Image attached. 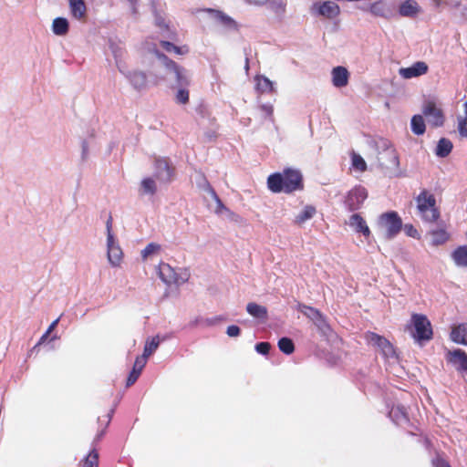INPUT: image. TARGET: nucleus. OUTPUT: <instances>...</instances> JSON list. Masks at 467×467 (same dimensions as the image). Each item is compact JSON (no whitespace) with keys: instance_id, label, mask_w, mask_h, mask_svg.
<instances>
[{"instance_id":"obj_49","label":"nucleus","mask_w":467,"mask_h":467,"mask_svg":"<svg viewBox=\"0 0 467 467\" xmlns=\"http://www.w3.org/2000/svg\"><path fill=\"white\" fill-rule=\"evenodd\" d=\"M406 234L413 238H419L420 234L416 228H414L411 224H406L404 227Z\"/></svg>"},{"instance_id":"obj_31","label":"nucleus","mask_w":467,"mask_h":467,"mask_svg":"<svg viewBox=\"0 0 467 467\" xmlns=\"http://www.w3.org/2000/svg\"><path fill=\"white\" fill-rule=\"evenodd\" d=\"M411 131L415 135H422L426 130L425 120L421 115H414L410 120Z\"/></svg>"},{"instance_id":"obj_14","label":"nucleus","mask_w":467,"mask_h":467,"mask_svg":"<svg viewBox=\"0 0 467 467\" xmlns=\"http://www.w3.org/2000/svg\"><path fill=\"white\" fill-rule=\"evenodd\" d=\"M447 361L451 364L457 371H467V354L460 349H453L447 352Z\"/></svg>"},{"instance_id":"obj_30","label":"nucleus","mask_w":467,"mask_h":467,"mask_svg":"<svg viewBox=\"0 0 467 467\" xmlns=\"http://www.w3.org/2000/svg\"><path fill=\"white\" fill-rule=\"evenodd\" d=\"M256 89L262 93H270L274 90V83L265 76L254 78Z\"/></svg>"},{"instance_id":"obj_22","label":"nucleus","mask_w":467,"mask_h":467,"mask_svg":"<svg viewBox=\"0 0 467 467\" xmlns=\"http://www.w3.org/2000/svg\"><path fill=\"white\" fill-rule=\"evenodd\" d=\"M70 14L77 20H83L87 15V6L84 0H68Z\"/></svg>"},{"instance_id":"obj_54","label":"nucleus","mask_w":467,"mask_h":467,"mask_svg":"<svg viewBox=\"0 0 467 467\" xmlns=\"http://www.w3.org/2000/svg\"><path fill=\"white\" fill-rule=\"evenodd\" d=\"M58 322H59V317H58V318H57L56 320H54V321L50 324V326L48 327V328H47V333H49V334H50V333H51V332L56 328V327L57 326Z\"/></svg>"},{"instance_id":"obj_24","label":"nucleus","mask_w":467,"mask_h":467,"mask_svg":"<svg viewBox=\"0 0 467 467\" xmlns=\"http://www.w3.org/2000/svg\"><path fill=\"white\" fill-rule=\"evenodd\" d=\"M451 257L456 266L467 268V245H461L455 248Z\"/></svg>"},{"instance_id":"obj_20","label":"nucleus","mask_w":467,"mask_h":467,"mask_svg":"<svg viewBox=\"0 0 467 467\" xmlns=\"http://www.w3.org/2000/svg\"><path fill=\"white\" fill-rule=\"evenodd\" d=\"M421 12V8L415 0H406L399 6V14L404 17H414Z\"/></svg>"},{"instance_id":"obj_58","label":"nucleus","mask_w":467,"mask_h":467,"mask_svg":"<svg viewBox=\"0 0 467 467\" xmlns=\"http://www.w3.org/2000/svg\"><path fill=\"white\" fill-rule=\"evenodd\" d=\"M162 27H166V26L163 24V26L160 25V29H162Z\"/></svg>"},{"instance_id":"obj_25","label":"nucleus","mask_w":467,"mask_h":467,"mask_svg":"<svg viewBox=\"0 0 467 467\" xmlns=\"http://www.w3.org/2000/svg\"><path fill=\"white\" fill-rule=\"evenodd\" d=\"M162 247L158 243H149L141 251L140 256L143 261L152 260L161 254Z\"/></svg>"},{"instance_id":"obj_2","label":"nucleus","mask_w":467,"mask_h":467,"mask_svg":"<svg viewBox=\"0 0 467 467\" xmlns=\"http://www.w3.org/2000/svg\"><path fill=\"white\" fill-rule=\"evenodd\" d=\"M268 189L275 193H291L303 188L302 174L296 169H285L282 172H275L267 178Z\"/></svg>"},{"instance_id":"obj_11","label":"nucleus","mask_w":467,"mask_h":467,"mask_svg":"<svg viewBox=\"0 0 467 467\" xmlns=\"http://www.w3.org/2000/svg\"><path fill=\"white\" fill-rule=\"evenodd\" d=\"M310 13L315 16L334 19L340 14V7L333 1H317L311 5Z\"/></svg>"},{"instance_id":"obj_44","label":"nucleus","mask_w":467,"mask_h":467,"mask_svg":"<svg viewBox=\"0 0 467 467\" xmlns=\"http://www.w3.org/2000/svg\"><path fill=\"white\" fill-rule=\"evenodd\" d=\"M270 9L276 14H283L285 11V4L282 0H273L270 3Z\"/></svg>"},{"instance_id":"obj_39","label":"nucleus","mask_w":467,"mask_h":467,"mask_svg":"<svg viewBox=\"0 0 467 467\" xmlns=\"http://www.w3.org/2000/svg\"><path fill=\"white\" fill-rule=\"evenodd\" d=\"M314 324L317 326V329L323 336L328 337L330 335L331 328L322 314L314 321Z\"/></svg>"},{"instance_id":"obj_46","label":"nucleus","mask_w":467,"mask_h":467,"mask_svg":"<svg viewBox=\"0 0 467 467\" xmlns=\"http://www.w3.org/2000/svg\"><path fill=\"white\" fill-rule=\"evenodd\" d=\"M148 358H146L144 355L139 356L136 358L133 368H137L138 370L142 371L144 368L146 363H147Z\"/></svg>"},{"instance_id":"obj_13","label":"nucleus","mask_w":467,"mask_h":467,"mask_svg":"<svg viewBox=\"0 0 467 467\" xmlns=\"http://www.w3.org/2000/svg\"><path fill=\"white\" fill-rule=\"evenodd\" d=\"M203 13L208 16V18L225 30L232 31L238 29L237 23L232 17L219 10L206 9Z\"/></svg>"},{"instance_id":"obj_48","label":"nucleus","mask_w":467,"mask_h":467,"mask_svg":"<svg viewBox=\"0 0 467 467\" xmlns=\"http://www.w3.org/2000/svg\"><path fill=\"white\" fill-rule=\"evenodd\" d=\"M260 110L265 118H270L274 112V107L272 104H263L260 106Z\"/></svg>"},{"instance_id":"obj_6","label":"nucleus","mask_w":467,"mask_h":467,"mask_svg":"<svg viewBox=\"0 0 467 467\" xmlns=\"http://www.w3.org/2000/svg\"><path fill=\"white\" fill-rule=\"evenodd\" d=\"M366 340L370 346L377 348L381 352L383 358L389 365L399 362V358L393 346L385 337L373 332H368L366 334Z\"/></svg>"},{"instance_id":"obj_50","label":"nucleus","mask_w":467,"mask_h":467,"mask_svg":"<svg viewBox=\"0 0 467 467\" xmlns=\"http://www.w3.org/2000/svg\"><path fill=\"white\" fill-rule=\"evenodd\" d=\"M226 334L231 337H238L240 335V328L235 325L229 326Z\"/></svg>"},{"instance_id":"obj_10","label":"nucleus","mask_w":467,"mask_h":467,"mask_svg":"<svg viewBox=\"0 0 467 467\" xmlns=\"http://www.w3.org/2000/svg\"><path fill=\"white\" fill-rule=\"evenodd\" d=\"M422 113L426 117L428 123L434 128L443 126L445 116L441 105L434 100H427L422 106Z\"/></svg>"},{"instance_id":"obj_32","label":"nucleus","mask_w":467,"mask_h":467,"mask_svg":"<svg viewBox=\"0 0 467 467\" xmlns=\"http://www.w3.org/2000/svg\"><path fill=\"white\" fill-rule=\"evenodd\" d=\"M189 86L175 87L174 99L177 104L186 105L190 100Z\"/></svg>"},{"instance_id":"obj_53","label":"nucleus","mask_w":467,"mask_h":467,"mask_svg":"<svg viewBox=\"0 0 467 467\" xmlns=\"http://www.w3.org/2000/svg\"><path fill=\"white\" fill-rule=\"evenodd\" d=\"M247 3L254 5H262L265 4L268 0H245Z\"/></svg>"},{"instance_id":"obj_45","label":"nucleus","mask_w":467,"mask_h":467,"mask_svg":"<svg viewBox=\"0 0 467 467\" xmlns=\"http://www.w3.org/2000/svg\"><path fill=\"white\" fill-rule=\"evenodd\" d=\"M140 373H141L140 370H138L137 368H132V370L127 379V387L133 385L136 382V380L139 379Z\"/></svg>"},{"instance_id":"obj_47","label":"nucleus","mask_w":467,"mask_h":467,"mask_svg":"<svg viewBox=\"0 0 467 467\" xmlns=\"http://www.w3.org/2000/svg\"><path fill=\"white\" fill-rule=\"evenodd\" d=\"M270 344L268 342H260L255 345V350L262 355H266L269 352Z\"/></svg>"},{"instance_id":"obj_4","label":"nucleus","mask_w":467,"mask_h":467,"mask_svg":"<svg viewBox=\"0 0 467 467\" xmlns=\"http://www.w3.org/2000/svg\"><path fill=\"white\" fill-rule=\"evenodd\" d=\"M416 208L421 220L427 223H435L440 218V208L434 193L422 190L415 199Z\"/></svg>"},{"instance_id":"obj_34","label":"nucleus","mask_w":467,"mask_h":467,"mask_svg":"<svg viewBox=\"0 0 467 467\" xmlns=\"http://www.w3.org/2000/svg\"><path fill=\"white\" fill-rule=\"evenodd\" d=\"M160 339L159 337H149L144 346L143 354L146 358H149L159 348Z\"/></svg>"},{"instance_id":"obj_40","label":"nucleus","mask_w":467,"mask_h":467,"mask_svg":"<svg viewBox=\"0 0 467 467\" xmlns=\"http://www.w3.org/2000/svg\"><path fill=\"white\" fill-rule=\"evenodd\" d=\"M279 349L286 355L292 354L295 350L293 341L288 337H282L278 341Z\"/></svg>"},{"instance_id":"obj_33","label":"nucleus","mask_w":467,"mask_h":467,"mask_svg":"<svg viewBox=\"0 0 467 467\" xmlns=\"http://www.w3.org/2000/svg\"><path fill=\"white\" fill-rule=\"evenodd\" d=\"M452 150V142L445 138L441 139L438 141L435 153L439 157H446L450 154Z\"/></svg>"},{"instance_id":"obj_9","label":"nucleus","mask_w":467,"mask_h":467,"mask_svg":"<svg viewBox=\"0 0 467 467\" xmlns=\"http://www.w3.org/2000/svg\"><path fill=\"white\" fill-rule=\"evenodd\" d=\"M158 275L166 285H181L188 280V274L182 269L172 268L166 263H161L158 267Z\"/></svg>"},{"instance_id":"obj_43","label":"nucleus","mask_w":467,"mask_h":467,"mask_svg":"<svg viewBox=\"0 0 467 467\" xmlns=\"http://www.w3.org/2000/svg\"><path fill=\"white\" fill-rule=\"evenodd\" d=\"M91 153V145L88 140H83L80 144V159L82 161H87Z\"/></svg>"},{"instance_id":"obj_37","label":"nucleus","mask_w":467,"mask_h":467,"mask_svg":"<svg viewBox=\"0 0 467 467\" xmlns=\"http://www.w3.org/2000/svg\"><path fill=\"white\" fill-rule=\"evenodd\" d=\"M351 164L352 168L359 172L365 171L367 169V163L365 160L359 154L355 152L351 154Z\"/></svg>"},{"instance_id":"obj_26","label":"nucleus","mask_w":467,"mask_h":467,"mask_svg":"<svg viewBox=\"0 0 467 467\" xmlns=\"http://www.w3.org/2000/svg\"><path fill=\"white\" fill-rule=\"evenodd\" d=\"M431 244L433 246L442 245L448 242L450 235L445 229H435L429 233Z\"/></svg>"},{"instance_id":"obj_19","label":"nucleus","mask_w":467,"mask_h":467,"mask_svg":"<svg viewBox=\"0 0 467 467\" xmlns=\"http://www.w3.org/2000/svg\"><path fill=\"white\" fill-rule=\"evenodd\" d=\"M155 176L160 182H169L172 176V170L165 159H161L155 164Z\"/></svg>"},{"instance_id":"obj_57","label":"nucleus","mask_w":467,"mask_h":467,"mask_svg":"<svg viewBox=\"0 0 467 467\" xmlns=\"http://www.w3.org/2000/svg\"><path fill=\"white\" fill-rule=\"evenodd\" d=\"M128 1L130 3L131 7L135 10L134 6L136 5L137 0H128Z\"/></svg>"},{"instance_id":"obj_36","label":"nucleus","mask_w":467,"mask_h":467,"mask_svg":"<svg viewBox=\"0 0 467 467\" xmlns=\"http://www.w3.org/2000/svg\"><path fill=\"white\" fill-rule=\"evenodd\" d=\"M389 417L396 424H400L407 420L406 411L403 408L399 406L391 409L389 411Z\"/></svg>"},{"instance_id":"obj_52","label":"nucleus","mask_w":467,"mask_h":467,"mask_svg":"<svg viewBox=\"0 0 467 467\" xmlns=\"http://www.w3.org/2000/svg\"><path fill=\"white\" fill-rule=\"evenodd\" d=\"M160 45L162 47V48L165 51L170 52V53H172L174 46H175L172 43L168 42V41H164V40H161L160 41Z\"/></svg>"},{"instance_id":"obj_3","label":"nucleus","mask_w":467,"mask_h":467,"mask_svg":"<svg viewBox=\"0 0 467 467\" xmlns=\"http://www.w3.org/2000/svg\"><path fill=\"white\" fill-rule=\"evenodd\" d=\"M110 50L115 60V65L119 73L126 78L134 88H145L148 83L146 74L142 71L130 68L126 61L125 50L116 44L110 45Z\"/></svg>"},{"instance_id":"obj_56","label":"nucleus","mask_w":467,"mask_h":467,"mask_svg":"<svg viewBox=\"0 0 467 467\" xmlns=\"http://www.w3.org/2000/svg\"><path fill=\"white\" fill-rule=\"evenodd\" d=\"M48 335H49V333H47V331H46V333L40 337L37 345L44 343L46 341V339L47 338Z\"/></svg>"},{"instance_id":"obj_17","label":"nucleus","mask_w":467,"mask_h":467,"mask_svg":"<svg viewBox=\"0 0 467 467\" xmlns=\"http://www.w3.org/2000/svg\"><path fill=\"white\" fill-rule=\"evenodd\" d=\"M350 73L347 67L337 66L331 70V82L337 88H342L348 86Z\"/></svg>"},{"instance_id":"obj_18","label":"nucleus","mask_w":467,"mask_h":467,"mask_svg":"<svg viewBox=\"0 0 467 467\" xmlns=\"http://www.w3.org/2000/svg\"><path fill=\"white\" fill-rule=\"evenodd\" d=\"M450 338L456 344L467 346V323L452 325Z\"/></svg>"},{"instance_id":"obj_5","label":"nucleus","mask_w":467,"mask_h":467,"mask_svg":"<svg viewBox=\"0 0 467 467\" xmlns=\"http://www.w3.org/2000/svg\"><path fill=\"white\" fill-rule=\"evenodd\" d=\"M106 252L107 260L111 267H120L124 260V252L121 248L119 241L112 230V220L108 219L106 222Z\"/></svg>"},{"instance_id":"obj_55","label":"nucleus","mask_w":467,"mask_h":467,"mask_svg":"<svg viewBox=\"0 0 467 467\" xmlns=\"http://www.w3.org/2000/svg\"><path fill=\"white\" fill-rule=\"evenodd\" d=\"M436 467H450L447 462L438 459L435 462Z\"/></svg>"},{"instance_id":"obj_21","label":"nucleus","mask_w":467,"mask_h":467,"mask_svg":"<svg viewBox=\"0 0 467 467\" xmlns=\"http://www.w3.org/2000/svg\"><path fill=\"white\" fill-rule=\"evenodd\" d=\"M317 214V209L315 206L307 204L305 205L297 214L295 215L294 223L298 226H302L307 221L314 218Z\"/></svg>"},{"instance_id":"obj_15","label":"nucleus","mask_w":467,"mask_h":467,"mask_svg":"<svg viewBox=\"0 0 467 467\" xmlns=\"http://www.w3.org/2000/svg\"><path fill=\"white\" fill-rule=\"evenodd\" d=\"M428 65L423 61H417L408 67H400L399 74L405 79H410L425 75L428 72Z\"/></svg>"},{"instance_id":"obj_38","label":"nucleus","mask_w":467,"mask_h":467,"mask_svg":"<svg viewBox=\"0 0 467 467\" xmlns=\"http://www.w3.org/2000/svg\"><path fill=\"white\" fill-rule=\"evenodd\" d=\"M140 191L144 194L152 195L156 191L155 181L151 178H145L140 183Z\"/></svg>"},{"instance_id":"obj_7","label":"nucleus","mask_w":467,"mask_h":467,"mask_svg":"<svg viewBox=\"0 0 467 467\" xmlns=\"http://www.w3.org/2000/svg\"><path fill=\"white\" fill-rule=\"evenodd\" d=\"M380 233L387 238H393L401 229V220L394 212L381 214L377 222Z\"/></svg>"},{"instance_id":"obj_51","label":"nucleus","mask_w":467,"mask_h":467,"mask_svg":"<svg viewBox=\"0 0 467 467\" xmlns=\"http://www.w3.org/2000/svg\"><path fill=\"white\" fill-rule=\"evenodd\" d=\"M172 53L180 56H183L189 53V47L187 46L177 47L174 46Z\"/></svg>"},{"instance_id":"obj_41","label":"nucleus","mask_w":467,"mask_h":467,"mask_svg":"<svg viewBox=\"0 0 467 467\" xmlns=\"http://www.w3.org/2000/svg\"><path fill=\"white\" fill-rule=\"evenodd\" d=\"M206 190H207L208 193L210 194L211 198L215 202V207H214L215 213H222L223 210H225V207L223 206V202L219 199L218 195L216 194L214 190L210 185H207Z\"/></svg>"},{"instance_id":"obj_1","label":"nucleus","mask_w":467,"mask_h":467,"mask_svg":"<svg viewBox=\"0 0 467 467\" xmlns=\"http://www.w3.org/2000/svg\"><path fill=\"white\" fill-rule=\"evenodd\" d=\"M141 52L146 57L142 63L150 64L156 70L163 68L167 73L171 74L175 80V87L190 86L192 82L191 72L183 67H181L174 61L169 59L157 49V44L146 41L142 44Z\"/></svg>"},{"instance_id":"obj_35","label":"nucleus","mask_w":467,"mask_h":467,"mask_svg":"<svg viewBox=\"0 0 467 467\" xmlns=\"http://www.w3.org/2000/svg\"><path fill=\"white\" fill-rule=\"evenodd\" d=\"M297 309L313 322L321 316L317 309L303 304H298Z\"/></svg>"},{"instance_id":"obj_16","label":"nucleus","mask_w":467,"mask_h":467,"mask_svg":"<svg viewBox=\"0 0 467 467\" xmlns=\"http://www.w3.org/2000/svg\"><path fill=\"white\" fill-rule=\"evenodd\" d=\"M348 224L356 234H362L366 239L371 234L366 220L359 213L352 214L348 218Z\"/></svg>"},{"instance_id":"obj_8","label":"nucleus","mask_w":467,"mask_h":467,"mask_svg":"<svg viewBox=\"0 0 467 467\" xmlns=\"http://www.w3.org/2000/svg\"><path fill=\"white\" fill-rule=\"evenodd\" d=\"M411 335L418 342L422 340H430L432 336V328L431 322L426 316L414 314L411 317Z\"/></svg>"},{"instance_id":"obj_59","label":"nucleus","mask_w":467,"mask_h":467,"mask_svg":"<svg viewBox=\"0 0 467 467\" xmlns=\"http://www.w3.org/2000/svg\"><path fill=\"white\" fill-rule=\"evenodd\" d=\"M57 337L55 335V336L52 337L51 339L54 340V339H57Z\"/></svg>"},{"instance_id":"obj_28","label":"nucleus","mask_w":467,"mask_h":467,"mask_svg":"<svg viewBox=\"0 0 467 467\" xmlns=\"http://www.w3.org/2000/svg\"><path fill=\"white\" fill-rule=\"evenodd\" d=\"M247 313L254 318L265 320L267 318V309L262 305L251 302L246 306Z\"/></svg>"},{"instance_id":"obj_27","label":"nucleus","mask_w":467,"mask_h":467,"mask_svg":"<svg viewBox=\"0 0 467 467\" xmlns=\"http://www.w3.org/2000/svg\"><path fill=\"white\" fill-rule=\"evenodd\" d=\"M457 131L462 138H467V100L462 104V112L457 115Z\"/></svg>"},{"instance_id":"obj_12","label":"nucleus","mask_w":467,"mask_h":467,"mask_svg":"<svg viewBox=\"0 0 467 467\" xmlns=\"http://www.w3.org/2000/svg\"><path fill=\"white\" fill-rule=\"evenodd\" d=\"M368 197L366 189L362 186H356L351 189L345 199V204L350 211L358 210Z\"/></svg>"},{"instance_id":"obj_23","label":"nucleus","mask_w":467,"mask_h":467,"mask_svg":"<svg viewBox=\"0 0 467 467\" xmlns=\"http://www.w3.org/2000/svg\"><path fill=\"white\" fill-rule=\"evenodd\" d=\"M368 11L375 16H379L383 18H389L390 16V10L388 5L383 0L372 3L368 7Z\"/></svg>"},{"instance_id":"obj_29","label":"nucleus","mask_w":467,"mask_h":467,"mask_svg":"<svg viewBox=\"0 0 467 467\" xmlns=\"http://www.w3.org/2000/svg\"><path fill=\"white\" fill-rule=\"evenodd\" d=\"M52 32L56 36H65L67 34L69 29V23L65 17H57L52 22Z\"/></svg>"},{"instance_id":"obj_42","label":"nucleus","mask_w":467,"mask_h":467,"mask_svg":"<svg viewBox=\"0 0 467 467\" xmlns=\"http://www.w3.org/2000/svg\"><path fill=\"white\" fill-rule=\"evenodd\" d=\"M99 454L93 450L84 459L82 462L83 467H98Z\"/></svg>"}]
</instances>
